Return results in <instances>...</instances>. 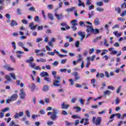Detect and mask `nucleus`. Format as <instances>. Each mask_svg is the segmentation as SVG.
Wrapping results in <instances>:
<instances>
[{
    "label": "nucleus",
    "mask_w": 126,
    "mask_h": 126,
    "mask_svg": "<svg viewBox=\"0 0 126 126\" xmlns=\"http://www.w3.org/2000/svg\"><path fill=\"white\" fill-rule=\"evenodd\" d=\"M17 98H18V95L17 94H14L10 97H8V98L6 101V103H7V104H9L10 102L16 101V100H17Z\"/></svg>",
    "instance_id": "obj_1"
},
{
    "label": "nucleus",
    "mask_w": 126,
    "mask_h": 126,
    "mask_svg": "<svg viewBox=\"0 0 126 126\" xmlns=\"http://www.w3.org/2000/svg\"><path fill=\"white\" fill-rule=\"evenodd\" d=\"M87 24L88 25L90 26H87V28H89V29L90 30V32H93L94 33V34H98L100 32V30L98 29H95L94 30L93 28H92V23L89 22H87Z\"/></svg>",
    "instance_id": "obj_2"
},
{
    "label": "nucleus",
    "mask_w": 126,
    "mask_h": 126,
    "mask_svg": "<svg viewBox=\"0 0 126 126\" xmlns=\"http://www.w3.org/2000/svg\"><path fill=\"white\" fill-rule=\"evenodd\" d=\"M95 119L96 117L94 116L93 117V122L94 123L95 125H96V126H100V125H101V121L102 120V118L100 117H97L96 120V121L95 122Z\"/></svg>",
    "instance_id": "obj_3"
},
{
    "label": "nucleus",
    "mask_w": 126,
    "mask_h": 126,
    "mask_svg": "<svg viewBox=\"0 0 126 126\" xmlns=\"http://www.w3.org/2000/svg\"><path fill=\"white\" fill-rule=\"evenodd\" d=\"M23 116H24V112L20 111L19 113L16 112L13 116V118L15 119H19V118H21Z\"/></svg>",
    "instance_id": "obj_4"
},
{
    "label": "nucleus",
    "mask_w": 126,
    "mask_h": 126,
    "mask_svg": "<svg viewBox=\"0 0 126 126\" xmlns=\"http://www.w3.org/2000/svg\"><path fill=\"white\" fill-rule=\"evenodd\" d=\"M18 45L19 47L22 48L25 52H29V49L24 47V43L23 42L19 41L18 42Z\"/></svg>",
    "instance_id": "obj_5"
},
{
    "label": "nucleus",
    "mask_w": 126,
    "mask_h": 126,
    "mask_svg": "<svg viewBox=\"0 0 126 126\" xmlns=\"http://www.w3.org/2000/svg\"><path fill=\"white\" fill-rule=\"evenodd\" d=\"M20 97L21 99H24L25 98V96H26V94H25V92L24 91V89H22L20 90Z\"/></svg>",
    "instance_id": "obj_6"
},
{
    "label": "nucleus",
    "mask_w": 126,
    "mask_h": 126,
    "mask_svg": "<svg viewBox=\"0 0 126 126\" xmlns=\"http://www.w3.org/2000/svg\"><path fill=\"white\" fill-rule=\"evenodd\" d=\"M78 35L81 37V41H83V40H84V38L85 37V33L84 32L80 31L78 32Z\"/></svg>",
    "instance_id": "obj_7"
},
{
    "label": "nucleus",
    "mask_w": 126,
    "mask_h": 126,
    "mask_svg": "<svg viewBox=\"0 0 126 126\" xmlns=\"http://www.w3.org/2000/svg\"><path fill=\"white\" fill-rule=\"evenodd\" d=\"M108 51L110 52V55H117L118 54V51L115 50L113 47L109 48Z\"/></svg>",
    "instance_id": "obj_8"
},
{
    "label": "nucleus",
    "mask_w": 126,
    "mask_h": 126,
    "mask_svg": "<svg viewBox=\"0 0 126 126\" xmlns=\"http://www.w3.org/2000/svg\"><path fill=\"white\" fill-rule=\"evenodd\" d=\"M61 83V79H55V80L53 82L54 86H61L59 83Z\"/></svg>",
    "instance_id": "obj_9"
},
{
    "label": "nucleus",
    "mask_w": 126,
    "mask_h": 126,
    "mask_svg": "<svg viewBox=\"0 0 126 126\" xmlns=\"http://www.w3.org/2000/svg\"><path fill=\"white\" fill-rule=\"evenodd\" d=\"M16 53L17 54V58H18V59H21V58H22V54H24V52L17 51Z\"/></svg>",
    "instance_id": "obj_10"
},
{
    "label": "nucleus",
    "mask_w": 126,
    "mask_h": 126,
    "mask_svg": "<svg viewBox=\"0 0 126 126\" xmlns=\"http://www.w3.org/2000/svg\"><path fill=\"white\" fill-rule=\"evenodd\" d=\"M4 67L8 71H13L14 70V68L10 67L8 65H4Z\"/></svg>",
    "instance_id": "obj_11"
},
{
    "label": "nucleus",
    "mask_w": 126,
    "mask_h": 126,
    "mask_svg": "<svg viewBox=\"0 0 126 126\" xmlns=\"http://www.w3.org/2000/svg\"><path fill=\"white\" fill-rule=\"evenodd\" d=\"M73 75H74L75 80H79L80 79V77L78 75V72H74Z\"/></svg>",
    "instance_id": "obj_12"
},
{
    "label": "nucleus",
    "mask_w": 126,
    "mask_h": 126,
    "mask_svg": "<svg viewBox=\"0 0 126 126\" xmlns=\"http://www.w3.org/2000/svg\"><path fill=\"white\" fill-rule=\"evenodd\" d=\"M28 88H30L32 90V92L34 91L35 90V89L36 88V86L33 83L30 84L28 86Z\"/></svg>",
    "instance_id": "obj_13"
},
{
    "label": "nucleus",
    "mask_w": 126,
    "mask_h": 126,
    "mask_svg": "<svg viewBox=\"0 0 126 126\" xmlns=\"http://www.w3.org/2000/svg\"><path fill=\"white\" fill-rule=\"evenodd\" d=\"M29 26H30L31 30H35V29H36V28H37V26H38V25H36L34 26V23H31L30 24Z\"/></svg>",
    "instance_id": "obj_14"
},
{
    "label": "nucleus",
    "mask_w": 126,
    "mask_h": 126,
    "mask_svg": "<svg viewBox=\"0 0 126 126\" xmlns=\"http://www.w3.org/2000/svg\"><path fill=\"white\" fill-rule=\"evenodd\" d=\"M70 105L69 104H64V103H63L61 104V107L62 109H67L68 108H69V106Z\"/></svg>",
    "instance_id": "obj_15"
},
{
    "label": "nucleus",
    "mask_w": 126,
    "mask_h": 126,
    "mask_svg": "<svg viewBox=\"0 0 126 126\" xmlns=\"http://www.w3.org/2000/svg\"><path fill=\"white\" fill-rule=\"evenodd\" d=\"M40 75L41 77H46V76H49V73L47 72L43 71L40 73Z\"/></svg>",
    "instance_id": "obj_16"
},
{
    "label": "nucleus",
    "mask_w": 126,
    "mask_h": 126,
    "mask_svg": "<svg viewBox=\"0 0 126 126\" xmlns=\"http://www.w3.org/2000/svg\"><path fill=\"white\" fill-rule=\"evenodd\" d=\"M52 74L54 76V78H55V79H61L60 76L57 77V76H56V75L57 74V71H53L52 72Z\"/></svg>",
    "instance_id": "obj_17"
},
{
    "label": "nucleus",
    "mask_w": 126,
    "mask_h": 126,
    "mask_svg": "<svg viewBox=\"0 0 126 126\" xmlns=\"http://www.w3.org/2000/svg\"><path fill=\"white\" fill-rule=\"evenodd\" d=\"M90 57H87V64L86 65V67L88 68L89 67V65H90V63H91V62H90Z\"/></svg>",
    "instance_id": "obj_18"
},
{
    "label": "nucleus",
    "mask_w": 126,
    "mask_h": 126,
    "mask_svg": "<svg viewBox=\"0 0 126 126\" xmlns=\"http://www.w3.org/2000/svg\"><path fill=\"white\" fill-rule=\"evenodd\" d=\"M51 119L53 121H56V120H57V119H58V116H57V114L53 113V114L51 115Z\"/></svg>",
    "instance_id": "obj_19"
},
{
    "label": "nucleus",
    "mask_w": 126,
    "mask_h": 126,
    "mask_svg": "<svg viewBox=\"0 0 126 126\" xmlns=\"http://www.w3.org/2000/svg\"><path fill=\"white\" fill-rule=\"evenodd\" d=\"M96 77L97 78L99 77H101V78H103V77H105V75H104V73H99V72H97V73L96 75Z\"/></svg>",
    "instance_id": "obj_20"
},
{
    "label": "nucleus",
    "mask_w": 126,
    "mask_h": 126,
    "mask_svg": "<svg viewBox=\"0 0 126 126\" xmlns=\"http://www.w3.org/2000/svg\"><path fill=\"white\" fill-rule=\"evenodd\" d=\"M54 52L56 53V54H57V56H58V57H60V58H63L64 57H66V55H63V54H60V52H59L56 49L54 50Z\"/></svg>",
    "instance_id": "obj_21"
},
{
    "label": "nucleus",
    "mask_w": 126,
    "mask_h": 126,
    "mask_svg": "<svg viewBox=\"0 0 126 126\" xmlns=\"http://www.w3.org/2000/svg\"><path fill=\"white\" fill-rule=\"evenodd\" d=\"M83 60V57L81 54H78V60H77V63H79V62H81Z\"/></svg>",
    "instance_id": "obj_22"
},
{
    "label": "nucleus",
    "mask_w": 126,
    "mask_h": 126,
    "mask_svg": "<svg viewBox=\"0 0 126 126\" xmlns=\"http://www.w3.org/2000/svg\"><path fill=\"white\" fill-rule=\"evenodd\" d=\"M49 86L44 85L43 87L42 91L44 92H47L49 91Z\"/></svg>",
    "instance_id": "obj_23"
},
{
    "label": "nucleus",
    "mask_w": 126,
    "mask_h": 126,
    "mask_svg": "<svg viewBox=\"0 0 126 126\" xmlns=\"http://www.w3.org/2000/svg\"><path fill=\"white\" fill-rule=\"evenodd\" d=\"M113 34L116 37H117V38H120L122 35V32L118 33V31H116L113 32Z\"/></svg>",
    "instance_id": "obj_24"
},
{
    "label": "nucleus",
    "mask_w": 126,
    "mask_h": 126,
    "mask_svg": "<svg viewBox=\"0 0 126 126\" xmlns=\"http://www.w3.org/2000/svg\"><path fill=\"white\" fill-rule=\"evenodd\" d=\"M94 24L96 26L100 25V21H99V18L97 17L95 19L94 21Z\"/></svg>",
    "instance_id": "obj_25"
},
{
    "label": "nucleus",
    "mask_w": 126,
    "mask_h": 126,
    "mask_svg": "<svg viewBox=\"0 0 126 126\" xmlns=\"http://www.w3.org/2000/svg\"><path fill=\"white\" fill-rule=\"evenodd\" d=\"M74 9H75V7H72L71 8H67L65 10V11L67 12H72V11H73V10H74Z\"/></svg>",
    "instance_id": "obj_26"
},
{
    "label": "nucleus",
    "mask_w": 126,
    "mask_h": 126,
    "mask_svg": "<svg viewBox=\"0 0 126 126\" xmlns=\"http://www.w3.org/2000/svg\"><path fill=\"white\" fill-rule=\"evenodd\" d=\"M55 16H56V18L58 20H61V18H62V17H63V15L62 14H59L57 13H55Z\"/></svg>",
    "instance_id": "obj_27"
},
{
    "label": "nucleus",
    "mask_w": 126,
    "mask_h": 126,
    "mask_svg": "<svg viewBox=\"0 0 126 126\" xmlns=\"http://www.w3.org/2000/svg\"><path fill=\"white\" fill-rule=\"evenodd\" d=\"M11 26L13 27V26H16L17 25H18V24L17 23V22L14 20H12L10 24Z\"/></svg>",
    "instance_id": "obj_28"
},
{
    "label": "nucleus",
    "mask_w": 126,
    "mask_h": 126,
    "mask_svg": "<svg viewBox=\"0 0 126 126\" xmlns=\"http://www.w3.org/2000/svg\"><path fill=\"white\" fill-rule=\"evenodd\" d=\"M5 17H6V18H7L6 22L8 23H9V22H10V18H11V16L9 14H7L5 15Z\"/></svg>",
    "instance_id": "obj_29"
},
{
    "label": "nucleus",
    "mask_w": 126,
    "mask_h": 126,
    "mask_svg": "<svg viewBox=\"0 0 126 126\" xmlns=\"http://www.w3.org/2000/svg\"><path fill=\"white\" fill-rule=\"evenodd\" d=\"M27 63H32L34 62V58L33 57H30L29 60H27Z\"/></svg>",
    "instance_id": "obj_30"
},
{
    "label": "nucleus",
    "mask_w": 126,
    "mask_h": 126,
    "mask_svg": "<svg viewBox=\"0 0 126 126\" xmlns=\"http://www.w3.org/2000/svg\"><path fill=\"white\" fill-rule=\"evenodd\" d=\"M78 1L79 2L78 6H81V5H82L83 7H85V5H84V2L81 1V0H78Z\"/></svg>",
    "instance_id": "obj_31"
},
{
    "label": "nucleus",
    "mask_w": 126,
    "mask_h": 126,
    "mask_svg": "<svg viewBox=\"0 0 126 126\" xmlns=\"http://www.w3.org/2000/svg\"><path fill=\"white\" fill-rule=\"evenodd\" d=\"M94 15H95V12L94 11H92L89 13V18H91V17L94 16Z\"/></svg>",
    "instance_id": "obj_32"
},
{
    "label": "nucleus",
    "mask_w": 126,
    "mask_h": 126,
    "mask_svg": "<svg viewBox=\"0 0 126 126\" xmlns=\"http://www.w3.org/2000/svg\"><path fill=\"white\" fill-rule=\"evenodd\" d=\"M71 23L72 26H76L77 25V20H73L71 21Z\"/></svg>",
    "instance_id": "obj_33"
},
{
    "label": "nucleus",
    "mask_w": 126,
    "mask_h": 126,
    "mask_svg": "<svg viewBox=\"0 0 126 126\" xmlns=\"http://www.w3.org/2000/svg\"><path fill=\"white\" fill-rule=\"evenodd\" d=\"M103 94L105 96H106V95H107V96H110V95L111 94V92L109 90H106L104 92Z\"/></svg>",
    "instance_id": "obj_34"
},
{
    "label": "nucleus",
    "mask_w": 126,
    "mask_h": 126,
    "mask_svg": "<svg viewBox=\"0 0 126 126\" xmlns=\"http://www.w3.org/2000/svg\"><path fill=\"white\" fill-rule=\"evenodd\" d=\"M48 16L51 20H54V16L52 13H49L48 14Z\"/></svg>",
    "instance_id": "obj_35"
},
{
    "label": "nucleus",
    "mask_w": 126,
    "mask_h": 126,
    "mask_svg": "<svg viewBox=\"0 0 126 126\" xmlns=\"http://www.w3.org/2000/svg\"><path fill=\"white\" fill-rule=\"evenodd\" d=\"M109 51L107 49H103L102 50V52L101 53V56H104V55H106Z\"/></svg>",
    "instance_id": "obj_36"
},
{
    "label": "nucleus",
    "mask_w": 126,
    "mask_h": 126,
    "mask_svg": "<svg viewBox=\"0 0 126 126\" xmlns=\"http://www.w3.org/2000/svg\"><path fill=\"white\" fill-rule=\"evenodd\" d=\"M95 83H96V79H93L92 80V84H93V87H94V88H95V87H96V86H97L95 84Z\"/></svg>",
    "instance_id": "obj_37"
},
{
    "label": "nucleus",
    "mask_w": 126,
    "mask_h": 126,
    "mask_svg": "<svg viewBox=\"0 0 126 126\" xmlns=\"http://www.w3.org/2000/svg\"><path fill=\"white\" fill-rule=\"evenodd\" d=\"M10 75L13 78V79L16 80V77H15V74H14V73H10Z\"/></svg>",
    "instance_id": "obj_38"
},
{
    "label": "nucleus",
    "mask_w": 126,
    "mask_h": 126,
    "mask_svg": "<svg viewBox=\"0 0 126 126\" xmlns=\"http://www.w3.org/2000/svg\"><path fill=\"white\" fill-rule=\"evenodd\" d=\"M96 10L99 12H103V11H104V8L101 7H97L96 8Z\"/></svg>",
    "instance_id": "obj_39"
},
{
    "label": "nucleus",
    "mask_w": 126,
    "mask_h": 126,
    "mask_svg": "<svg viewBox=\"0 0 126 126\" xmlns=\"http://www.w3.org/2000/svg\"><path fill=\"white\" fill-rule=\"evenodd\" d=\"M47 54L49 55V56H52L54 57L55 55H56V52L54 51V52H47Z\"/></svg>",
    "instance_id": "obj_40"
},
{
    "label": "nucleus",
    "mask_w": 126,
    "mask_h": 126,
    "mask_svg": "<svg viewBox=\"0 0 126 126\" xmlns=\"http://www.w3.org/2000/svg\"><path fill=\"white\" fill-rule=\"evenodd\" d=\"M61 25L63 27L66 28V29H70V27L69 26H66V25L65 23H62L61 24Z\"/></svg>",
    "instance_id": "obj_41"
},
{
    "label": "nucleus",
    "mask_w": 126,
    "mask_h": 126,
    "mask_svg": "<svg viewBox=\"0 0 126 126\" xmlns=\"http://www.w3.org/2000/svg\"><path fill=\"white\" fill-rule=\"evenodd\" d=\"M85 123L84 124V126H86V125H89V122L88 121H89V119L88 118H85L84 119Z\"/></svg>",
    "instance_id": "obj_42"
},
{
    "label": "nucleus",
    "mask_w": 126,
    "mask_h": 126,
    "mask_svg": "<svg viewBox=\"0 0 126 126\" xmlns=\"http://www.w3.org/2000/svg\"><path fill=\"white\" fill-rule=\"evenodd\" d=\"M7 111H9V108L8 107H6L1 109V112H2V113H4L5 112H7Z\"/></svg>",
    "instance_id": "obj_43"
},
{
    "label": "nucleus",
    "mask_w": 126,
    "mask_h": 126,
    "mask_svg": "<svg viewBox=\"0 0 126 126\" xmlns=\"http://www.w3.org/2000/svg\"><path fill=\"white\" fill-rule=\"evenodd\" d=\"M79 101L81 103V105H82V106H83L84 105V102L85 101V100H84V99H83L82 98H80L79 100Z\"/></svg>",
    "instance_id": "obj_44"
},
{
    "label": "nucleus",
    "mask_w": 126,
    "mask_h": 126,
    "mask_svg": "<svg viewBox=\"0 0 126 126\" xmlns=\"http://www.w3.org/2000/svg\"><path fill=\"white\" fill-rule=\"evenodd\" d=\"M87 22H86V23H84L83 22H80V26H82V25H84V26H86L87 27V26H90L89 25H86L87 24Z\"/></svg>",
    "instance_id": "obj_45"
},
{
    "label": "nucleus",
    "mask_w": 126,
    "mask_h": 126,
    "mask_svg": "<svg viewBox=\"0 0 126 126\" xmlns=\"http://www.w3.org/2000/svg\"><path fill=\"white\" fill-rule=\"evenodd\" d=\"M65 124L66 126H72V123H70L67 121H65Z\"/></svg>",
    "instance_id": "obj_46"
},
{
    "label": "nucleus",
    "mask_w": 126,
    "mask_h": 126,
    "mask_svg": "<svg viewBox=\"0 0 126 126\" xmlns=\"http://www.w3.org/2000/svg\"><path fill=\"white\" fill-rule=\"evenodd\" d=\"M5 78L6 80H7V81H11V80L10 77L7 75H5Z\"/></svg>",
    "instance_id": "obj_47"
},
{
    "label": "nucleus",
    "mask_w": 126,
    "mask_h": 126,
    "mask_svg": "<svg viewBox=\"0 0 126 126\" xmlns=\"http://www.w3.org/2000/svg\"><path fill=\"white\" fill-rule=\"evenodd\" d=\"M69 81L70 82V85H71V86H72L74 85V81H73V79H70L69 80Z\"/></svg>",
    "instance_id": "obj_48"
},
{
    "label": "nucleus",
    "mask_w": 126,
    "mask_h": 126,
    "mask_svg": "<svg viewBox=\"0 0 126 126\" xmlns=\"http://www.w3.org/2000/svg\"><path fill=\"white\" fill-rule=\"evenodd\" d=\"M73 109L77 110V112H80L81 111V108L78 106H75L73 107Z\"/></svg>",
    "instance_id": "obj_49"
},
{
    "label": "nucleus",
    "mask_w": 126,
    "mask_h": 126,
    "mask_svg": "<svg viewBox=\"0 0 126 126\" xmlns=\"http://www.w3.org/2000/svg\"><path fill=\"white\" fill-rule=\"evenodd\" d=\"M25 113L26 114L27 117H28V118H30L31 117V115H30V111H29V110H27L25 112Z\"/></svg>",
    "instance_id": "obj_50"
},
{
    "label": "nucleus",
    "mask_w": 126,
    "mask_h": 126,
    "mask_svg": "<svg viewBox=\"0 0 126 126\" xmlns=\"http://www.w3.org/2000/svg\"><path fill=\"white\" fill-rule=\"evenodd\" d=\"M95 52L94 48H91L89 50L90 55H92Z\"/></svg>",
    "instance_id": "obj_51"
},
{
    "label": "nucleus",
    "mask_w": 126,
    "mask_h": 126,
    "mask_svg": "<svg viewBox=\"0 0 126 126\" xmlns=\"http://www.w3.org/2000/svg\"><path fill=\"white\" fill-rule=\"evenodd\" d=\"M12 47L13 48L14 50H16V45L15 44V42L13 41L12 43Z\"/></svg>",
    "instance_id": "obj_52"
},
{
    "label": "nucleus",
    "mask_w": 126,
    "mask_h": 126,
    "mask_svg": "<svg viewBox=\"0 0 126 126\" xmlns=\"http://www.w3.org/2000/svg\"><path fill=\"white\" fill-rule=\"evenodd\" d=\"M79 45H80L79 41H77L75 42V45L76 48H79Z\"/></svg>",
    "instance_id": "obj_53"
},
{
    "label": "nucleus",
    "mask_w": 126,
    "mask_h": 126,
    "mask_svg": "<svg viewBox=\"0 0 126 126\" xmlns=\"http://www.w3.org/2000/svg\"><path fill=\"white\" fill-rule=\"evenodd\" d=\"M10 58L11 61L13 62V63H16V61H15V59L13 56H11Z\"/></svg>",
    "instance_id": "obj_54"
},
{
    "label": "nucleus",
    "mask_w": 126,
    "mask_h": 126,
    "mask_svg": "<svg viewBox=\"0 0 126 126\" xmlns=\"http://www.w3.org/2000/svg\"><path fill=\"white\" fill-rule=\"evenodd\" d=\"M108 89H110L111 90L114 91L115 90V87H114L113 86H108L107 87Z\"/></svg>",
    "instance_id": "obj_55"
},
{
    "label": "nucleus",
    "mask_w": 126,
    "mask_h": 126,
    "mask_svg": "<svg viewBox=\"0 0 126 126\" xmlns=\"http://www.w3.org/2000/svg\"><path fill=\"white\" fill-rule=\"evenodd\" d=\"M120 102H121V99L119 97H117L115 100L116 104H119Z\"/></svg>",
    "instance_id": "obj_56"
},
{
    "label": "nucleus",
    "mask_w": 126,
    "mask_h": 126,
    "mask_svg": "<svg viewBox=\"0 0 126 126\" xmlns=\"http://www.w3.org/2000/svg\"><path fill=\"white\" fill-rule=\"evenodd\" d=\"M96 4L98 6H102L103 5V2L102 1H99L96 3Z\"/></svg>",
    "instance_id": "obj_57"
},
{
    "label": "nucleus",
    "mask_w": 126,
    "mask_h": 126,
    "mask_svg": "<svg viewBox=\"0 0 126 126\" xmlns=\"http://www.w3.org/2000/svg\"><path fill=\"white\" fill-rule=\"evenodd\" d=\"M40 114H41V115H45V114H46V112L45 111V110H43V109H41L39 111Z\"/></svg>",
    "instance_id": "obj_58"
},
{
    "label": "nucleus",
    "mask_w": 126,
    "mask_h": 126,
    "mask_svg": "<svg viewBox=\"0 0 126 126\" xmlns=\"http://www.w3.org/2000/svg\"><path fill=\"white\" fill-rule=\"evenodd\" d=\"M66 62H67V59L62 60L61 61V63H62V64H64V63H66Z\"/></svg>",
    "instance_id": "obj_59"
},
{
    "label": "nucleus",
    "mask_w": 126,
    "mask_h": 126,
    "mask_svg": "<svg viewBox=\"0 0 126 126\" xmlns=\"http://www.w3.org/2000/svg\"><path fill=\"white\" fill-rule=\"evenodd\" d=\"M102 87H101V89H103V88L106 86V82H103L101 84Z\"/></svg>",
    "instance_id": "obj_60"
},
{
    "label": "nucleus",
    "mask_w": 126,
    "mask_h": 126,
    "mask_svg": "<svg viewBox=\"0 0 126 126\" xmlns=\"http://www.w3.org/2000/svg\"><path fill=\"white\" fill-rule=\"evenodd\" d=\"M92 3L91 2V0H87L86 4L87 5H90Z\"/></svg>",
    "instance_id": "obj_61"
},
{
    "label": "nucleus",
    "mask_w": 126,
    "mask_h": 126,
    "mask_svg": "<svg viewBox=\"0 0 126 126\" xmlns=\"http://www.w3.org/2000/svg\"><path fill=\"white\" fill-rule=\"evenodd\" d=\"M14 125H15V123H14V121H12L10 122L9 126H14Z\"/></svg>",
    "instance_id": "obj_62"
},
{
    "label": "nucleus",
    "mask_w": 126,
    "mask_h": 126,
    "mask_svg": "<svg viewBox=\"0 0 126 126\" xmlns=\"http://www.w3.org/2000/svg\"><path fill=\"white\" fill-rule=\"evenodd\" d=\"M72 118L73 119H80V117H79L77 115H72Z\"/></svg>",
    "instance_id": "obj_63"
},
{
    "label": "nucleus",
    "mask_w": 126,
    "mask_h": 126,
    "mask_svg": "<svg viewBox=\"0 0 126 126\" xmlns=\"http://www.w3.org/2000/svg\"><path fill=\"white\" fill-rule=\"evenodd\" d=\"M119 27H120V25L116 24L112 27V29H116V28H119Z\"/></svg>",
    "instance_id": "obj_64"
}]
</instances>
